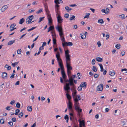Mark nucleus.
Listing matches in <instances>:
<instances>
[{
	"label": "nucleus",
	"mask_w": 127,
	"mask_h": 127,
	"mask_svg": "<svg viewBox=\"0 0 127 127\" xmlns=\"http://www.w3.org/2000/svg\"><path fill=\"white\" fill-rule=\"evenodd\" d=\"M98 65L100 66V71L103 72V68L102 65L101 64H98Z\"/></svg>",
	"instance_id": "35"
},
{
	"label": "nucleus",
	"mask_w": 127,
	"mask_h": 127,
	"mask_svg": "<svg viewBox=\"0 0 127 127\" xmlns=\"http://www.w3.org/2000/svg\"><path fill=\"white\" fill-rule=\"evenodd\" d=\"M75 110L78 112L77 115L79 116L80 117V113L82 112V109L80 108V107L79 106L76 107H75Z\"/></svg>",
	"instance_id": "5"
},
{
	"label": "nucleus",
	"mask_w": 127,
	"mask_h": 127,
	"mask_svg": "<svg viewBox=\"0 0 127 127\" xmlns=\"http://www.w3.org/2000/svg\"><path fill=\"white\" fill-rule=\"evenodd\" d=\"M95 59H93L92 60V64L93 65H94L95 64Z\"/></svg>",
	"instance_id": "55"
},
{
	"label": "nucleus",
	"mask_w": 127,
	"mask_h": 127,
	"mask_svg": "<svg viewBox=\"0 0 127 127\" xmlns=\"http://www.w3.org/2000/svg\"><path fill=\"white\" fill-rule=\"evenodd\" d=\"M15 40H14L13 41H9L8 42V43L7 44V45H11L13 44V43L14 42H15Z\"/></svg>",
	"instance_id": "24"
},
{
	"label": "nucleus",
	"mask_w": 127,
	"mask_h": 127,
	"mask_svg": "<svg viewBox=\"0 0 127 127\" xmlns=\"http://www.w3.org/2000/svg\"><path fill=\"white\" fill-rule=\"evenodd\" d=\"M120 46L121 45L120 44H117L116 45L115 47L119 49L120 48Z\"/></svg>",
	"instance_id": "58"
},
{
	"label": "nucleus",
	"mask_w": 127,
	"mask_h": 127,
	"mask_svg": "<svg viewBox=\"0 0 127 127\" xmlns=\"http://www.w3.org/2000/svg\"><path fill=\"white\" fill-rule=\"evenodd\" d=\"M45 17H40L39 18V21H38V23H40L43 20L44 18Z\"/></svg>",
	"instance_id": "45"
},
{
	"label": "nucleus",
	"mask_w": 127,
	"mask_h": 127,
	"mask_svg": "<svg viewBox=\"0 0 127 127\" xmlns=\"http://www.w3.org/2000/svg\"><path fill=\"white\" fill-rule=\"evenodd\" d=\"M23 115V113L22 112H21L18 114V117L19 118L22 117Z\"/></svg>",
	"instance_id": "42"
},
{
	"label": "nucleus",
	"mask_w": 127,
	"mask_h": 127,
	"mask_svg": "<svg viewBox=\"0 0 127 127\" xmlns=\"http://www.w3.org/2000/svg\"><path fill=\"white\" fill-rule=\"evenodd\" d=\"M20 104L18 102L16 104V107H17L18 108H19L20 107Z\"/></svg>",
	"instance_id": "47"
},
{
	"label": "nucleus",
	"mask_w": 127,
	"mask_h": 127,
	"mask_svg": "<svg viewBox=\"0 0 127 127\" xmlns=\"http://www.w3.org/2000/svg\"><path fill=\"white\" fill-rule=\"evenodd\" d=\"M82 87L80 86L79 87H78V90L79 91H81L82 90Z\"/></svg>",
	"instance_id": "63"
},
{
	"label": "nucleus",
	"mask_w": 127,
	"mask_h": 127,
	"mask_svg": "<svg viewBox=\"0 0 127 127\" xmlns=\"http://www.w3.org/2000/svg\"><path fill=\"white\" fill-rule=\"evenodd\" d=\"M4 123V119H1L0 120V123L1 124H3Z\"/></svg>",
	"instance_id": "51"
},
{
	"label": "nucleus",
	"mask_w": 127,
	"mask_h": 127,
	"mask_svg": "<svg viewBox=\"0 0 127 127\" xmlns=\"http://www.w3.org/2000/svg\"><path fill=\"white\" fill-rule=\"evenodd\" d=\"M81 125L82 126L84 127H85V124L84 120H83L82 121Z\"/></svg>",
	"instance_id": "49"
},
{
	"label": "nucleus",
	"mask_w": 127,
	"mask_h": 127,
	"mask_svg": "<svg viewBox=\"0 0 127 127\" xmlns=\"http://www.w3.org/2000/svg\"><path fill=\"white\" fill-rule=\"evenodd\" d=\"M20 112V110L19 109H17L15 111V113L14 114L16 115H17L18 114V113Z\"/></svg>",
	"instance_id": "40"
},
{
	"label": "nucleus",
	"mask_w": 127,
	"mask_h": 127,
	"mask_svg": "<svg viewBox=\"0 0 127 127\" xmlns=\"http://www.w3.org/2000/svg\"><path fill=\"white\" fill-rule=\"evenodd\" d=\"M43 9L42 8L40 9L38 11L36 12V13L37 14H38L43 11Z\"/></svg>",
	"instance_id": "38"
},
{
	"label": "nucleus",
	"mask_w": 127,
	"mask_h": 127,
	"mask_svg": "<svg viewBox=\"0 0 127 127\" xmlns=\"http://www.w3.org/2000/svg\"><path fill=\"white\" fill-rule=\"evenodd\" d=\"M63 46L64 47L66 45V46H72L73 43L72 42H65L64 43H62Z\"/></svg>",
	"instance_id": "10"
},
{
	"label": "nucleus",
	"mask_w": 127,
	"mask_h": 127,
	"mask_svg": "<svg viewBox=\"0 0 127 127\" xmlns=\"http://www.w3.org/2000/svg\"><path fill=\"white\" fill-rule=\"evenodd\" d=\"M99 75L97 74H95L94 75V77L95 78H97L98 77Z\"/></svg>",
	"instance_id": "62"
},
{
	"label": "nucleus",
	"mask_w": 127,
	"mask_h": 127,
	"mask_svg": "<svg viewBox=\"0 0 127 127\" xmlns=\"http://www.w3.org/2000/svg\"><path fill=\"white\" fill-rule=\"evenodd\" d=\"M61 74L62 77L64 80L67 77V76L64 70H63L61 71Z\"/></svg>",
	"instance_id": "12"
},
{
	"label": "nucleus",
	"mask_w": 127,
	"mask_h": 127,
	"mask_svg": "<svg viewBox=\"0 0 127 127\" xmlns=\"http://www.w3.org/2000/svg\"><path fill=\"white\" fill-rule=\"evenodd\" d=\"M103 85L102 84L99 85L97 87V90L98 91H102L103 90Z\"/></svg>",
	"instance_id": "8"
},
{
	"label": "nucleus",
	"mask_w": 127,
	"mask_h": 127,
	"mask_svg": "<svg viewBox=\"0 0 127 127\" xmlns=\"http://www.w3.org/2000/svg\"><path fill=\"white\" fill-rule=\"evenodd\" d=\"M65 9L67 10V12L70 11V10H72V9L70 8L69 7L66 6L65 7Z\"/></svg>",
	"instance_id": "28"
},
{
	"label": "nucleus",
	"mask_w": 127,
	"mask_h": 127,
	"mask_svg": "<svg viewBox=\"0 0 127 127\" xmlns=\"http://www.w3.org/2000/svg\"><path fill=\"white\" fill-rule=\"evenodd\" d=\"M69 51L67 50L65 51V56L66 58V64L70 63V55L69 54Z\"/></svg>",
	"instance_id": "3"
},
{
	"label": "nucleus",
	"mask_w": 127,
	"mask_h": 127,
	"mask_svg": "<svg viewBox=\"0 0 127 127\" xmlns=\"http://www.w3.org/2000/svg\"><path fill=\"white\" fill-rule=\"evenodd\" d=\"M7 74V73L5 72H3L2 74V76L3 78H4L5 77H6Z\"/></svg>",
	"instance_id": "27"
},
{
	"label": "nucleus",
	"mask_w": 127,
	"mask_h": 127,
	"mask_svg": "<svg viewBox=\"0 0 127 127\" xmlns=\"http://www.w3.org/2000/svg\"><path fill=\"white\" fill-rule=\"evenodd\" d=\"M58 62L59 64V65L60 67V69L61 70V71L64 70V68L63 65V62L62 60H60V61H58Z\"/></svg>",
	"instance_id": "6"
},
{
	"label": "nucleus",
	"mask_w": 127,
	"mask_h": 127,
	"mask_svg": "<svg viewBox=\"0 0 127 127\" xmlns=\"http://www.w3.org/2000/svg\"><path fill=\"white\" fill-rule=\"evenodd\" d=\"M119 17L120 18L122 19H125V15L124 14H122L121 15H120L119 16Z\"/></svg>",
	"instance_id": "43"
},
{
	"label": "nucleus",
	"mask_w": 127,
	"mask_h": 127,
	"mask_svg": "<svg viewBox=\"0 0 127 127\" xmlns=\"http://www.w3.org/2000/svg\"><path fill=\"white\" fill-rule=\"evenodd\" d=\"M109 9L108 8L105 9H102L101 10V12L103 13H105L106 14H108L109 12Z\"/></svg>",
	"instance_id": "11"
},
{
	"label": "nucleus",
	"mask_w": 127,
	"mask_h": 127,
	"mask_svg": "<svg viewBox=\"0 0 127 127\" xmlns=\"http://www.w3.org/2000/svg\"><path fill=\"white\" fill-rule=\"evenodd\" d=\"M80 36H81V38L82 39H85L86 38V35L84 33H82L80 34Z\"/></svg>",
	"instance_id": "19"
},
{
	"label": "nucleus",
	"mask_w": 127,
	"mask_h": 127,
	"mask_svg": "<svg viewBox=\"0 0 127 127\" xmlns=\"http://www.w3.org/2000/svg\"><path fill=\"white\" fill-rule=\"evenodd\" d=\"M46 43L45 42H43L42 46H41L40 47H42V48L41 49H44L43 46H44L46 45Z\"/></svg>",
	"instance_id": "48"
},
{
	"label": "nucleus",
	"mask_w": 127,
	"mask_h": 127,
	"mask_svg": "<svg viewBox=\"0 0 127 127\" xmlns=\"http://www.w3.org/2000/svg\"><path fill=\"white\" fill-rule=\"evenodd\" d=\"M74 100L75 101V102L74 103L75 107L76 106H79V103L78 102V100L77 99V98H75L74 99Z\"/></svg>",
	"instance_id": "9"
},
{
	"label": "nucleus",
	"mask_w": 127,
	"mask_h": 127,
	"mask_svg": "<svg viewBox=\"0 0 127 127\" xmlns=\"http://www.w3.org/2000/svg\"><path fill=\"white\" fill-rule=\"evenodd\" d=\"M72 102L69 100L68 101V103L67 105V106L68 108L70 109H71L72 108Z\"/></svg>",
	"instance_id": "16"
},
{
	"label": "nucleus",
	"mask_w": 127,
	"mask_h": 127,
	"mask_svg": "<svg viewBox=\"0 0 127 127\" xmlns=\"http://www.w3.org/2000/svg\"><path fill=\"white\" fill-rule=\"evenodd\" d=\"M70 63L66 64L67 70H70L72 69V67L70 66Z\"/></svg>",
	"instance_id": "14"
},
{
	"label": "nucleus",
	"mask_w": 127,
	"mask_h": 127,
	"mask_svg": "<svg viewBox=\"0 0 127 127\" xmlns=\"http://www.w3.org/2000/svg\"><path fill=\"white\" fill-rule=\"evenodd\" d=\"M76 75H74L70 76V79L73 82V79L76 77Z\"/></svg>",
	"instance_id": "31"
},
{
	"label": "nucleus",
	"mask_w": 127,
	"mask_h": 127,
	"mask_svg": "<svg viewBox=\"0 0 127 127\" xmlns=\"http://www.w3.org/2000/svg\"><path fill=\"white\" fill-rule=\"evenodd\" d=\"M58 16L57 17V22L58 23H61L63 21V19H62V17L60 16V15L58 13Z\"/></svg>",
	"instance_id": "7"
},
{
	"label": "nucleus",
	"mask_w": 127,
	"mask_h": 127,
	"mask_svg": "<svg viewBox=\"0 0 127 127\" xmlns=\"http://www.w3.org/2000/svg\"><path fill=\"white\" fill-rule=\"evenodd\" d=\"M53 38V43L54 45H56V37H52Z\"/></svg>",
	"instance_id": "23"
},
{
	"label": "nucleus",
	"mask_w": 127,
	"mask_h": 127,
	"mask_svg": "<svg viewBox=\"0 0 127 127\" xmlns=\"http://www.w3.org/2000/svg\"><path fill=\"white\" fill-rule=\"evenodd\" d=\"M97 44L98 45V46L99 47L101 45V44L100 42L99 41H98L97 42Z\"/></svg>",
	"instance_id": "60"
},
{
	"label": "nucleus",
	"mask_w": 127,
	"mask_h": 127,
	"mask_svg": "<svg viewBox=\"0 0 127 127\" xmlns=\"http://www.w3.org/2000/svg\"><path fill=\"white\" fill-rule=\"evenodd\" d=\"M7 8L8 7L7 5H4L1 8V11L2 12H4L5 11Z\"/></svg>",
	"instance_id": "18"
},
{
	"label": "nucleus",
	"mask_w": 127,
	"mask_h": 127,
	"mask_svg": "<svg viewBox=\"0 0 127 127\" xmlns=\"http://www.w3.org/2000/svg\"><path fill=\"white\" fill-rule=\"evenodd\" d=\"M69 16V14L68 13H66L64 14V17L66 18H67Z\"/></svg>",
	"instance_id": "52"
},
{
	"label": "nucleus",
	"mask_w": 127,
	"mask_h": 127,
	"mask_svg": "<svg viewBox=\"0 0 127 127\" xmlns=\"http://www.w3.org/2000/svg\"><path fill=\"white\" fill-rule=\"evenodd\" d=\"M75 18V16L73 15H72V16L70 18L69 20H71Z\"/></svg>",
	"instance_id": "54"
},
{
	"label": "nucleus",
	"mask_w": 127,
	"mask_h": 127,
	"mask_svg": "<svg viewBox=\"0 0 127 127\" xmlns=\"http://www.w3.org/2000/svg\"><path fill=\"white\" fill-rule=\"evenodd\" d=\"M55 3L56 4H60L63 3V1L61 0H55L54 1Z\"/></svg>",
	"instance_id": "21"
},
{
	"label": "nucleus",
	"mask_w": 127,
	"mask_h": 127,
	"mask_svg": "<svg viewBox=\"0 0 127 127\" xmlns=\"http://www.w3.org/2000/svg\"><path fill=\"white\" fill-rule=\"evenodd\" d=\"M54 29V27L53 26H50L49 28V29L47 31V32H49L51 31H52Z\"/></svg>",
	"instance_id": "25"
},
{
	"label": "nucleus",
	"mask_w": 127,
	"mask_h": 127,
	"mask_svg": "<svg viewBox=\"0 0 127 127\" xmlns=\"http://www.w3.org/2000/svg\"><path fill=\"white\" fill-rule=\"evenodd\" d=\"M64 119L65 120H68L69 118L68 116L67 115H66L65 116H64Z\"/></svg>",
	"instance_id": "56"
},
{
	"label": "nucleus",
	"mask_w": 127,
	"mask_h": 127,
	"mask_svg": "<svg viewBox=\"0 0 127 127\" xmlns=\"http://www.w3.org/2000/svg\"><path fill=\"white\" fill-rule=\"evenodd\" d=\"M36 28V27H32L31 29H29L28 30V32L31 31L33 30V29H35Z\"/></svg>",
	"instance_id": "50"
},
{
	"label": "nucleus",
	"mask_w": 127,
	"mask_h": 127,
	"mask_svg": "<svg viewBox=\"0 0 127 127\" xmlns=\"http://www.w3.org/2000/svg\"><path fill=\"white\" fill-rule=\"evenodd\" d=\"M86 15L84 17V18H89V16L90 15V13H87L86 14Z\"/></svg>",
	"instance_id": "44"
},
{
	"label": "nucleus",
	"mask_w": 127,
	"mask_h": 127,
	"mask_svg": "<svg viewBox=\"0 0 127 127\" xmlns=\"http://www.w3.org/2000/svg\"><path fill=\"white\" fill-rule=\"evenodd\" d=\"M72 97L74 99L75 98H76L77 97V95H75L74 94H72Z\"/></svg>",
	"instance_id": "59"
},
{
	"label": "nucleus",
	"mask_w": 127,
	"mask_h": 127,
	"mask_svg": "<svg viewBox=\"0 0 127 127\" xmlns=\"http://www.w3.org/2000/svg\"><path fill=\"white\" fill-rule=\"evenodd\" d=\"M92 70L94 72H96L97 71V69L96 68V67L95 66H93Z\"/></svg>",
	"instance_id": "41"
},
{
	"label": "nucleus",
	"mask_w": 127,
	"mask_h": 127,
	"mask_svg": "<svg viewBox=\"0 0 127 127\" xmlns=\"http://www.w3.org/2000/svg\"><path fill=\"white\" fill-rule=\"evenodd\" d=\"M66 94L67 99L69 100L71 98V96L67 93H66Z\"/></svg>",
	"instance_id": "29"
},
{
	"label": "nucleus",
	"mask_w": 127,
	"mask_h": 127,
	"mask_svg": "<svg viewBox=\"0 0 127 127\" xmlns=\"http://www.w3.org/2000/svg\"><path fill=\"white\" fill-rule=\"evenodd\" d=\"M98 23H100L102 24L104 22L102 19H100L98 20Z\"/></svg>",
	"instance_id": "32"
},
{
	"label": "nucleus",
	"mask_w": 127,
	"mask_h": 127,
	"mask_svg": "<svg viewBox=\"0 0 127 127\" xmlns=\"http://www.w3.org/2000/svg\"><path fill=\"white\" fill-rule=\"evenodd\" d=\"M59 5L57 4H56L55 5V10L56 11V12L57 13V14L56 15H57L58 14V10H59V8H58L59 7Z\"/></svg>",
	"instance_id": "17"
},
{
	"label": "nucleus",
	"mask_w": 127,
	"mask_h": 127,
	"mask_svg": "<svg viewBox=\"0 0 127 127\" xmlns=\"http://www.w3.org/2000/svg\"><path fill=\"white\" fill-rule=\"evenodd\" d=\"M44 7H45V10L46 11V12L47 13H48L49 12V11L48 10L47 6L46 5H44Z\"/></svg>",
	"instance_id": "34"
},
{
	"label": "nucleus",
	"mask_w": 127,
	"mask_h": 127,
	"mask_svg": "<svg viewBox=\"0 0 127 127\" xmlns=\"http://www.w3.org/2000/svg\"><path fill=\"white\" fill-rule=\"evenodd\" d=\"M32 106H29L27 108V110L29 111H32Z\"/></svg>",
	"instance_id": "33"
},
{
	"label": "nucleus",
	"mask_w": 127,
	"mask_h": 127,
	"mask_svg": "<svg viewBox=\"0 0 127 127\" xmlns=\"http://www.w3.org/2000/svg\"><path fill=\"white\" fill-rule=\"evenodd\" d=\"M86 85L87 84L86 82H82L80 84V86L83 87H86Z\"/></svg>",
	"instance_id": "20"
},
{
	"label": "nucleus",
	"mask_w": 127,
	"mask_h": 127,
	"mask_svg": "<svg viewBox=\"0 0 127 127\" xmlns=\"http://www.w3.org/2000/svg\"><path fill=\"white\" fill-rule=\"evenodd\" d=\"M34 16L33 15H31L28 17L26 19V23L27 24L32 23L31 22Z\"/></svg>",
	"instance_id": "4"
},
{
	"label": "nucleus",
	"mask_w": 127,
	"mask_h": 127,
	"mask_svg": "<svg viewBox=\"0 0 127 127\" xmlns=\"http://www.w3.org/2000/svg\"><path fill=\"white\" fill-rule=\"evenodd\" d=\"M12 121L13 122H15L16 121V118L14 117L11 119Z\"/></svg>",
	"instance_id": "53"
},
{
	"label": "nucleus",
	"mask_w": 127,
	"mask_h": 127,
	"mask_svg": "<svg viewBox=\"0 0 127 127\" xmlns=\"http://www.w3.org/2000/svg\"><path fill=\"white\" fill-rule=\"evenodd\" d=\"M126 122L125 121H122L121 122V123L122 124V126L125 125L126 124Z\"/></svg>",
	"instance_id": "61"
},
{
	"label": "nucleus",
	"mask_w": 127,
	"mask_h": 127,
	"mask_svg": "<svg viewBox=\"0 0 127 127\" xmlns=\"http://www.w3.org/2000/svg\"><path fill=\"white\" fill-rule=\"evenodd\" d=\"M15 103V100H13L11 101L10 102V104L12 105H13Z\"/></svg>",
	"instance_id": "64"
},
{
	"label": "nucleus",
	"mask_w": 127,
	"mask_h": 127,
	"mask_svg": "<svg viewBox=\"0 0 127 127\" xmlns=\"http://www.w3.org/2000/svg\"><path fill=\"white\" fill-rule=\"evenodd\" d=\"M21 53V49H19L17 51V53L19 54H20Z\"/></svg>",
	"instance_id": "57"
},
{
	"label": "nucleus",
	"mask_w": 127,
	"mask_h": 127,
	"mask_svg": "<svg viewBox=\"0 0 127 127\" xmlns=\"http://www.w3.org/2000/svg\"><path fill=\"white\" fill-rule=\"evenodd\" d=\"M69 79H66V78L64 79V81L66 82L65 85H64V90L68 92V91L70 89V86H72L73 89H74L75 88V86L74 85L73 82L70 79V77H68Z\"/></svg>",
	"instance_id": "1"
},
{
	"label": "nucleus",
	"mask_w": 127,
	"mask_h": 127,
	"mask_svg": "<svg viewBox=\"0 0 127 127\" xmlns=\"http://www.w3.org/2000/svg\"><path fill=\"white\" fill-rule=\"evenodd\" d=\"M16 26V24L13 23L12 24L10 27V28H13Z\"/></svg>",
	"instance_id": "46"
},
{
	"label": "nucleus",
	"mask_w": 127,
	"mask_h": 127,
	"mask_svg": "<svg viewBox=\"0 0 127 127\" xmlns=\"http://www.w3.org/2000/svg\"><path fill=\"white\" fill-rule=\"evenodd\" d=\"M96 60L98 62H101L102 61L103 59L101 58L98 57L96 58Z\"/></svg>",
	"instance_id": "22"
},
{
	"label": "nucleus",
	"mask_w": 127,
	"mask_h": 127,
	"mask_svg": "<svg viewBox=\"0 0 127 127\" xmlns=\"http://www.w3.org/2000/svg\"><path fill=\"white\" fill-rule=\"evenodd\" d=\"M56 57L57 58L58 61L61 60V59L60 57V54L59 52H57L56 54Z\"/></svg>",
	"instance_id": "15"
},
{
	"label": "nucleus",
	"mask_w": 127,
	"mask_h": 127,
	"mask_svg": "<svg viewBox=\"0 0 127 127\" xmlns=\"http://www.w3.org/2000/svg\"><path fill=\"white\" fill-rule=\"evenodd\" d=\"M48 19V23L51 24L52 23V19L50 15L48 14L47 16Z\"/></svg>",
	"instance_id": "13"
},
{
	"label": "nucleus",
	"mask_w": 127,
	"mask_h": 127,
	"mask_svg": "<svg viewBox=\"0 0 127 127\" xmlns=\"http://www.w3.org/2000/svg\"><path fill=\"white\" fill-rule=\"evenodd\" d=\"M51 33H52V37H56V34L54 31H52L51 32Z\"/></svg>",
	"instance_id": "36"
},
{
	"label": "nucleus",
	"mask_w": 127,
	"mask_h": 127,
	"mask_svg": "<svg viewBox=\"0 0 127 127\" xmlns=\"http://www.w3.org/2000/svg\"><path fill=\"white\" fill-rule=\"evenodd\" d=\"M109 74L112 76H114L115 74V72L113 71L112 72H109Z\"/></svg>",
	"instance_id": "37"
},
{
	"label": "nucleus",
	"mask_w": 127,
	"mask_h": 127,
	"mask_svg": "<svg viewBox=\"0 0 127 127\" xmlns=\"http://www.w3.org/2000/svg\"><path fill=\"white\" fill-rule=\"evenodd\" d=\"M25 21V19L23 18H22L20 19L19 23V24H22Z\"/></svg>",
	"instance_id": "26"
},
{
	"label": "nucleus",
	"mask_w": 127,
	"mask_h": 127,
	"mask_svg": "<svg viewBox=\"0 0 127 127\" xmlns=\"http://www.w3.org/2000/svg\"><path fill=\"white\" fill-rule=\"evenodd\" d=\"M56 29L59 32V35L60 37L61 38V39L62 42V43H64L65 42H66L65 41V38L63 36L64 34L63 32V29L61 26L58 25L56 27Z\"/></svg>",
	"instance_id": "2"
},
{
	"label": "nucleus",
	"mask_w": 127,
	"mask_h": 127,
	"mask_svg": "<svg viewBox=\"0 0 127 127\" xmlns=\"http://www.w3.org/2000/svg\"><path fill=\"white\" fill-rule=\"evenodd\" d=\"M5 67L8 70H10L11 69V67L9 66L8 64H6L5 66Z\"/></svg>",
	"instance_id": "30"
},
{
	"label": "nucleus",
	"mask_w": 127,
	"mask_h": 127,
	"mask_svg": "<svg viewBox=\"0 0 127 127\" xmlns=\"http://www.w3.org/2000/svg\"><path fill=\"white\" fill-rule=\"evenodd\" d=\"M67 75L68 77H70L71 76V72L70 70H67Z\"/></svg>",
	"instance_id": "39"
}]
</instances>
